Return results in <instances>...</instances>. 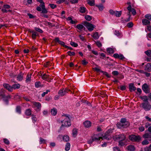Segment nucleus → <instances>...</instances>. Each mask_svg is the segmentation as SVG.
Here are the masks:
<instances>
[{"label":"nucleus","instance_id":"9","mask_svg":"<svg viewBox=\"0 0 151 151\" xmlns=\"http://www.w3.org/2000/svg\"><path fill=\"white\" fill-rule=\"evenodd\" d=\"M69 91H70V90L67 88L65 89H61L58 91V94L59 96H63L65 95Z\"/></svg>","mask_w":151,"mask_h":151},{"label":"nucleus","instance_id":"44","mask_svg":"<svg viewBox=\"0 0 151 151\" xmlns=\"http://www.w3.org/2000/svg\"><path fill=\"white\" fill-rule=\"evenodd\" d=\"M145 17L150 21H151V14H147L145 15Z\"/></svg>","mask_w":151,"mask_h":151},{"label":"nucleus","instance_id":"37","mask_svg":"<svg viewBox=\"0 0 151 151\" xmlns=\"http://www.w3.org/2000/svg\"><path fill=\"white\" fill-rule=\"evenodd\" d=\"M31 74H30V75L29 74L27 75L26 78V82H28L31 81Z\"/></svg>","mask_w":151,"mask_h":151},{"label":"nucleus","instance_id":"18","mask_svg":"<svg viewBox=\"0 0 151 151\" xmlns=\"http://www.w3.org/2000/svg\"><path fill=\"white\" fill-rule=\"evenodd\" d=\"M127 141L125 140H120L118 142V145L122 147L126 145Z\"/></svg>","mask_w":151,"mask_h":151},{"label":"nucleus","instance_id":"61","mask_svg":"<svg viewBox=\"0 0 151 151\" xmlns=\"http://www.w3.org/2000/svg\"><path fill=\"white\" fill-rule=\"evenodd\" d=\"M131 12L133 15H135L136 14V10L134 8H132V9L131 11Z\"/></svg>","mask_w":151,"mask_h":151},{"label":"nucleus","instance_id":"19","mask_svg":"<svg viewBox=\"0 0 151 151\" xmlns=\"http://www.w3.org/2000/svg\"><path fill=\"white\" fill-rule=\"evenodd\" d=\"M145 70L148 72L151 71V63H147L145 66Z\"/></svg>","mask_w":151,"mask_h":151},{"label":"nucleus","instance_id":"15","mask_svg":"<svg viewBox=\"0 0 151 151\" xmlns=\"http://www.w3.org/2000/svg\"><path fill=\"white\" fill-rule=\"evenodd\" d=\"M83 124L84 127L86 128H88L90 127L91 125V122L88 120L86 121Z\"/></svg>","mask_w":151,"mask_h":151},{"label":"nucleus","instance_id":"25","mask_svg":"<svg viewBox=\"0 0 151 151\" xmlns=\"http://www.w3.org/2000/svg\"><path fill=\"white\" fill-rule=\"evenodd\" d=\"M51 114L53 116H55L57 113V110L56 109L53 108L50 111Z\"/></svg>","mask_w":151,"mask_h":151},{"label":"nucleus","instance_id":"32","mask_svg":"<svg viewBox=\"0 0 151 151\" xmlns=\"http://www.w3.org/2000/svg\"><path fill=\"white\" fill-rule=\"evenodd\" d=\"M35 87L37 88L43 86V85H41V83L39 81L36 82L35 83Z\"/></svg>","mask_w":151,"mask_h":151},{"label":"nucleus","instance_id":"14","mask_svg":"<svg viewBox=\"0 0 151 151\" xmlns=\"http://www.w3.org/2000/svg\"><path fill=\"white\" fill-rule=\"evenodd\" d=\"M23 75L24 73L22 72H20L18 74L17 77V80L18 81H22L23 79Z\"/></svg>","mask_w":151,"mask_h":151},{"label":"nucleus","instance_id":"20","mask_svg":"<svg viewBox=\"0 0 151 151\" xmlns=\"http://www.w3.org/2000/svg\"><path fill=\"white\" fill-rule=\"evenodd\" d=\"M143 137L144 138L148 139L149 141H151V133L145 134Z\"/></svg>","mask_w":151,"mask_h":151},{"label":"nucleus","instance_id":"55","mask_svg":"<svg viewBox=\"0 0 151 151\" xmlns=\"http://www.w3.org/2000/svg\"><path fill=\"white\" fill-rule=\"evenodd\" d=\"M112 74L114 76H117L119 74V72L117 71H114L112 72Z\"/></svg>","mask_w":151,"mask_h":151},{"label":"nucleus","instance_id":"56","mask_svg":"<svg viewBox=\"0 0 151 151\" xmlns=\"http://www.w3.org/2000/svg\"><path fill=\"white\" fill-rule=\"evenodd\" d=\"M67 53L69 56L74 55H75V53L74 52H71L70 51H68Z\"/></svg>","mask_w":151,"mask_h":151},{"label":"nucleus","instance_id":"6","mask_svg":"<svg viewBox=\"0 0 151 151\" xmlns=\"http://www.w3.org/2000/svg\"><path fill=\"white\" fill-rule=\"evenodd\" d=\"M82 23L89 31L93 30L94 28L95 27L94 25L87 21H84Z\"/></svg>","mask_w":151,"mask_h":151},{"label":"nucleus","instance_id":"31","mask_svg":"<svg viewBox=\"0 0 151 151\" xmlns=\"http://www.w3.org/2000/svg\"><path fill=\"white\" fill-rule=\"evenodd\" d=\"M87 2L88 4L91 6H93L95 5L94 0H88Z\"/></svg>","mask_w":151,"mask_h":151},{"label":"nucleus","instance_id":"49","mask_svg":"<svg viewBox=\"0 0 151 151\" xmlns=\"http://www.w3.org/2000/svg\"><path fill=\"white\" fill-rule=\"evenodd\" d=\"M96 6L98 8L99 10L100 11H102L103 10L104 7L103 6L102 4H100V5H96Z\"/></svg>","mask_w":151,"mask_h":151},{"label":"nucleus","instance_id":"7","mask_svg":"<svg viewBox=\"0 0 151 151\" xmlns=\"http://www.w3.org/2000/svg\"><path fill=\"white\" fill-rule=\"evenodd\" d=\"M112 132V129H109L105 133L104 135L102 137V139H106L107 140H109L111 139V137H109L111 134Z\"/></svg>","mask_w":151,"mask_h":151},{"label":"nucleus","instance_id":"39","mask_svg":"<svg viewBox=\"0 0 151 151\" xmlns=\"http://www.w3.org/2000/svg\"><path fill=\"white\" fill-rule=\"evenodd\" d=\"M77 129L75 128L73 130L72 134L74 137L76 136L77 134Z\"/></svg>","mask_w":151,"mask_h":151},{"label":"nucleus","instance_id":"52","mask_svg":"<svg viewBox=\"0 0 151 151\" xmlns=\"http://www.w3.org/2000/svg\"><path fill=\"white\" fill-rule=\"evenodd\" d=\"M96 43L99 47H100L102 46V44L99 41H97L96 42Z\"/></svg>","mask_w":151,"mask_h":151},{"label":"nucleus","instance_id":"41","mask_svg":"<svg viewBox=\"0 0 151 151\" xmlns=\"http://www.w3.org/2000/svg\"><path fill=\"white\" fill-rule=\"evenodd\" d=\"M85 19L88 21H90L92 19V17L89 15H86L85 16Z\"/></svg>","mask_w":151,"mask_h":151},{"label":"nucleus","instance_id":"1","mask_svg":"<svg viewBox=\"0 0 151 151\" xmlns=\"http://www.w3.org/2000/svg\"><path fill=\"white\" fill-rule=\"evenodd\" d=\"M37 1L40 2L41 4L39 6L37 7V10L39 12L42 11V13H47L48 12L45 5V3L42 0H37Z\"/></svg>","mask_w":151,"mask_h":151},{"label":"nucleus","instance_id":"36","mask_svg":"<svg viewBox=\"0 0 151 151\" xmlns=\"http://www.w3.org/2000/svg\"><path fill=\"white\" fill-rule=\"evenodd\" d=\"M106 51L107 52L110 54H113L114 52V50L111 48H107Z\"/></svg>","mask_w":151,"mask_h":151},{"label":"nucleus","instance_id":"46","mask_svg":"<svg viewBox=\"0 0 151 151\" xmlns=\"http://www.w3.org/2000/svg\"><path fill=\"white\" fill-rule=\"evenodd\" d=\"M101 72L103 73L104 75H105L108 78H109L111 77V76H110L108 74V73L102 70H101Z\"/></svg>","mask_w":151,"mask_h":151},{"label":"nucleus","instance_id":"50","mask_svg":"<svg viewBox=\"0 0 151 151\" xmlns=\"http://www.w3.org/2000/svg\"><path fill=\"white\" fill-rule=\"evenodd\" d=\"M149 144V142L147 140L143 141L142 142V144L143 145H147Z\"/></svg>","mask_w":151,"mask_h":151},{"label":"nucleus","instance_id":"42","mask_svg":"<svg viewBox=\"0 0 151 151\" xmlns=\"http://www.w3.org/2000/svg\"><path fill=\"white\" fill-rule=\"evenodd\" d=\"M114 34L119 37H121V36L120 32L118 30H115L114 32Z\"/></svg>","mask_w":151,"mask_h":151},{"label":"nucleus","instance_id":"4","mask_svg":"<svg viewBox=\"0 0 151 151\" xmlns=\"http://www.w3.org/2000/svg\"><path fill=\"white\" fill-rule=\"evenodd\" d=\"M129 138L131 141L134 142H139L141 140V137L138 135H130Z\"/></svg>","mask_w":151,"mask_h":151},{"label":"nucleus","instance_id":"17","mask_svg":"<svg viewBox=\"0 0 151 151\" xmlns=\"http://www.w3.org/2000/svg\"><path fill=\"white\" fill-rule=\"evenodd\" d=\"M92 137L94 141H97L100 140L101 139H102V137H100L98 135L96 134H94Z\"/></svg>","mask_w":151,"mask_h":151},{"label":"nucleus","instance_id":"16","mask_svg":"<svg viewBox=\"0 0 151 151\" xmlns=\"http://www.w3.org/2000/svg\"><path fill=\"white\" fill-rule=\"evenodd\" d=\"M42 79L44 80L45 81H50V78L49 76L48 75H47L46 74H44L43 75L41 76Z\"/></svg>","mask_w":151,"mask_h":151},{"label":"nucleus","instance_id":"60","mask_svg":"<svg viewBox=\"0 0 151 151\" xmlns=\"http://www.w3.org/2000/svg\"><path fill=\"white\" fill-rule=\"evenodd\" d=\"M133 23L132 22L128 23L127 25V26L129 28H131L133 26Z\"/></svg>","mask_w":151,"mask_h":151},{"label":"nucleus","instance_id":"8","mask_svg":"<svg viewBox=\"0 0 151 151\" xmlns=\"http://www.w3.org/2000/svg\"><path fill=\"white\" fill-rule=\"evenodd\" d=\"M142 104V108L146 111H148L151 109V105L149 102H143Z\"/></svg>","mask_w":151,"mask_h":151},{"label":"nucleus","instance_id":"38","mask_svg":"<svg viewBox=\"0 0 151 151\" xmlns=\"http://www.w3.org/2000/svg\"><path fill=\"white\" fill-rule=\"evenodd\" d=\"M63 139L65 142H67L69 140V137L67 135H65L63 137Z\"/></svg>","mask_w":151,"mask_h":151},{"label":"nucleus","instance_id":"10","mask_svg":"<svg viewBox=\"0 0 151 151\" xmlns=\"http://www.w3.org/2000/svg\"><path fill=\"white\" fill-rule=\"evenodd\" d=\"M142 89L146 93H150V88L149 86L146 83H145L142 86Z\"/></svg>","mask_w":151,"mask_h":151},{"label":"nucleus","instance_id":"45","mask_svg":"<svg viewBox=\"0 0 151 151\" xmlns=\"http://www.w3.org/2000/svg\"><path fill=\"white\" fill-rule=\"evenodd\" d=\"M34 28L35 30L38 32L40 33H42L43 32V31L40 28H37V27H35Z\"/></svg>","mask_w":151,"mask_h":151},{"label":"nucleus","instance_id":"22","mask_svg":"<svg viewBox=\"0 0 151 151\" xmlns=\"http://www.w3.org/2000/svg\"><path fill=\"white\" fill-rule=\"evenodd\" d=\"M127 148L128 151H134L135 150V147L134 146L131 145L127 146Z\"/></svg>","mask_w":151,"mask_h":151},{"label":"nucleus","instance_id":"27","mask_svg":"<svg viewBox=\"0 0 151 151\" xmlns=\"http://www.w3.org/2000/svg\"><path fill=\"white\" fill-rule=\"evenodd\" d=\"M25 114L27 116H30L32 114V111L30 109H28L26 110Z\"/></svg>","mask_w":151,"mask_h":151},{"label":"nucleus","instance_id":"5","mask_svg":"<svg viewBox=\"0 0 151 151\" xmlns=\"http://www.w3.org/2000/svg\"><path fill=\"white\" fill-rule=\"evenodd\" d=\"M126 136L124 134H120L114 136L113 138L115 141L117 140H125L126 139Z\"/></svg>","mask_w":151,"mask_h":151},{"label":"nucleus","instance_id":"26","mask_svg":"<svg viewBox=\"0 0 151 151\" xmlns=\"http://www.w3.org/2000/svg\"><path fill=\"white\" fill-rule=\"evenodd\" d=\"M20 85L19 84H15L12 86V91L13 89H16L19 88H20Z\"/></svg>","mask_w":151,"mask_h":151},{"label":"nucleus","instance_id":"21","mask_svg":"<svg viewBox=\"0 0 151 151\" xmlns=\"http://www.w3.org/2000/svg\"><path fill=\"white\" fill-rule=\"evenodd\" d=\"M142 22L143 25H147L149 24L150 23V21L146 19H143Z\"/></svg>","mask_w":151,"mask_h":151},{"label":"nucleus","instance_id":"40","mask_svg":"<svg viewBox=\"0 0 151 151\" xmlns=\"http://www.w3.org/2000/svg\"><path fill=\"white\" fill-rule=\"evenodd\" d=\"M46 140L43 138L40 137V138L39 143L40 144H45V143Z\"/></svg>","mask_w":151,"mask_h":151},{"label":"nucleus","instance_id":"58","mask_svg":"<svg viewBox=\"0 0 151 151\" xmlns=\"http://www.w3.org/2000/svg\"><path fill=\"white\" fill-rule=\"evenodd\" d=\"M113 148L114 151H121L119 148L117 147H114Z\"/></svg>","mask_w":151,"mask_h":151},{"label":"nucleus","instance_id":"57","mask_svg":"<svg viewBox=\"0 0 151 151\" xmlns=\"http://www.w3.org/2000/svg\"><path fill=\"white\" fill-rule=\"evenodd\" d=\"M27 15L29 16V17L30 19H32L34 18H35L36 16H33L32 14L28 13Z\"/></svg>","mask_w":151,"mask_h":151},{"label":"nucleus","instance_id":"43","mask_svg":"<svg viewBox=\"0 0 151 151\" xmlns=\"http://www.w3.org/2000/svg\"><path fill=\"white\" fill-rule=\"evenodd\" d=\"M115 16L116 17H119L121 16V15L122 11H120L118 12L117 11H116L115 12Z\"/></svg>","mask_w":151,"mask_h":151},{"label":"nucleus","instance_id":"62","mask_svg":"<svg viewBox=\"0 0 151 151\" xmlns=\"http://www.w3.org/2000/svg\"><path fill=\"white\" fill-rule=\"evenodd\" d=\"M79 37L80 38V39L83 41V42H85L86 41V40L85 39L84 37L83 36L81 35H80L79 36Z\"/></svg>","mask_w":151,"mask_h":151},{"label":"nucleus","instance_id":"51","mask_svg":"<svg viewBox=\"0 0 151 151\" xmlns=\"http://www.w3.org/2000/svg\"><path fill=\"white\" fill-rule=\"evenodd\" d=\"M145 53L148 56L150 57L151 56V52L150 50H148L145 52Z\"/></svg>","mask_w":151,"mask_h":151},{"label":"nucleus","instance_id":"24","mask_svg":"<svg viewBox=\"0 0 151 151\" xmlns=\"http://www.w3.org/2000/svg\"><path fill=\"white\" fill-rule=\"evenodd\" d=\"M76 28L79 30H81L83 29L85 30L86 28L84 27V26L81 24H78L77 25Z\"/></svg>","mask_w":151,"mask_h":151},{"label":"nucleus","instance_id":"59","mask_svg":"<svg viewBox=\"0 0 151 151\" xmlns=\"http://www.w3.org/2000/svg\"><path fill=\"white\" fill-rule=\"evenodd\" d=\"M50 92V90H46V92H43L42 94V97H44L46 94H47L48 92Z\"/></svg>","mask_w":151,"mask_h":151},{"label":"nucleus","instance_id":"28","mask_svg":"<svg viewBox=\"0 0 151 151\" xmlns=\"http://www.w3.org/2000/svg\"><path fill=\"white\" fill-rule=\"evenodd\" d=\"M32 39L35 40L37 36H38V34L37 32L35 31H32Z\"/></svg>","mask_w":151,"mask_h":151},{"label":"nucleus","instance_id":"29","mask_svg":"<svg viewBox=\"0 0 151 151\" xmlns=\"http://www.w3.org/2000/svg\"><path fill=\"white\" fill-rule=\"evenodd\" d=\"M86 11V8L85 7L81 6L80 7L79 12L81 13H85Z\"/></svg>","mask_w":151,"mask_h":151},{"label":"nucleus","instance_id":"53","mask_svg":"<svg viewBox=\"0 0 151 151\" xmlns=\"http://www.w3.org/2000/svg\"><path fill=\"white\" fill-rule=\"evenodd\" d=\"M4 142L7 145H9V140L6 138H4L3 139Z\"/></svg>","mask_w":151,"mask_h":151},{"label":"nucleus","instance_id":"48","mask_svg":"<svg viewBox=\"0 0 151 151\" xmlns=\"http://www.w3.org/2000/svg\"><path fill=\"white\" fill-rule=\"evenodd\" d=\"M70 44L72 46L74 47H76L78 45L77 43L72 41L70 42Z\"/></svg>","mask_w":151,"mask_h":151},{"label":"nucleus","instance_id":"63","mask_svg":"<svg viewBox=\"0 0 151 151\" xmlns=\"http://www.w3.org/2000/svg\"><path fill=\"white\" fill-rule=\"evenodd\" d=\"M118 58L122 60H123L125 58L123 55L121 54L119 55V57H118Z\"/></svg>","mask_w":151,"mask_h":151},{"label":"nucleus","instance_id":"64","mask_svg":"<svg viewBox=\"0 0 151 151\" xmlns=\"http://www.w3.org/2000/svg\"><path fill=\"white\" fill-rule=\"evenodd\" d=\"M139 129L140 131L142 132L144 131L145 128L144 127L142 126L139 127Z\"/></svg>","mask_w":151,"mask_h":151},{"label":"nucleus","instance_id":"3","mask_svg":"<svg viewBox=\"0 0 151 151\" xmlns=\"http://www.w3.org/2000/svg\"><path fill=\"white\" fill-rule=\"evenodd\" d=\"M130 125V123L127 121L125 118H122L121 119L120 122L117 124L118 127L119 128H126Z\"/></svg>","mask_w":151,"mask_h":151},{"label":"nucleus","instance_id":"47","mask_svg":"<svg viewBox=\"0 0 151 151\" xmlns=\"http://www.w3.org/2000/svg\"><path fill=\"white\" fill-rule=\"evenodd\" d=\"M32 119L33 123L36 122L37 121V118L34 115H32Z\"/></svg>","mask_w":151,"mask_h":151},{"label":"nucleus","instance_id":"2","mask_svg":"<svg viewBox=\"0 0 151 151\" xmlns=\"http://www.w3.org/2000/svg\"><path fill=\"white\" fill-rule=\"evenodd\" d=\"M69 115L67 114H64L63 115V116H64L65 117L63 121H61L62 124L60 127V128L63 126L68 127L71 125L70 119L69 117Z\"/></svg>","mask_w":151,"mask_h":151},{"label":"nucleus","instance_id":"11","mask_svg":"<svg viewBox=\"0 0 151 151\" xmlns=\"http://www.w3.org/2000/svg\"><path fill=\"white\" fill-rule=\"evenodd\" d=\"M33 105L36 106L37 108L36 110L37 111H40L41 109V104L38 102H33Z\"/></svg>","mask_w":151,"mask_h":151},{"label":"nucleus","instance_id":"30","mask_svg":"<svg viewBox=\"0 0 151 151\" xmlns=\"http://www.w3.org/2000/svg\"><path fill=\"white\" fill-rule=\"evenodd\" d=\"M140 99L143 100L144 102H148V97L147 96H140Z\"/></svg>","mask_w":151,"mask_h":151},{"label":"nucleus","instance_id":"34","mask_svg":"<svg viewBox=\"0 0 151 151\" xmlns=\"http://www.w3.org/2000/svg\"><path fill=\"white\" fill-rule=\"evenodd\" d=\"M70 144L69 143H67L65 146V150L68 151L70 150Z\"/></svg>","mask_w":151,"mask_h":151},{"label":"nucleus","instance_id":"23","mask_svg":"<svg viewBox=\"0 0 151 151\" xmlns=\"http://www.w3.org/2000/svg\"><path fill=\"white\" fill-rule=\"evenodd\" d=\"M6 91L2 89L0 90V97H1L2 98H4L5 97Z\"/></svg>","mask_w":151,"mask_h":151},{"label":"nucleus","instance_id":"54","mask_svg":"<svg viewBox=\"0 0 151 151\" xmlns=\"http://www.w3.org/2000/svg\"><path fill=\"white\" fill-rule=\"evenodd\" d=\"M49 6H50V7L52 9H54L55 8H56L57 7L56 5H55L53 4H49Z\"/></svg>","mask_w":151,"mask_h":151},{"label":"nucleus","instance_id":"33","mask_svg":"<svg viewBox=\"0 0 151 151\" xmlns=\"http://www.w3.org/2000/svg\"><path fill=\"white\" fill-rule=\"evenodd\" d=\"M16 111L17 112L20 114L21 113V107L20 106H17L16 109Z\"/></svg>","mask_w":151,"mask_h":151},{"label":"nucleus","instance_id":"35","mask_svg":"<svg viewBox=\"0 0 151 151\" xmlns=\"http://www.w3.org/2000/svg\"><path fill=\"white\" fill-rule=\"evenodd\" d=\"M92 36L95 40L98 39L99 37V34L98 32H95Z\"/></svg>","mask_w":151,"mask_h":151},{"label":"nucleus","instance_id":"12","mask_svg":"<svg viewBox=\"0 0 151 151\" xmlns=\"http://www.w3.org/2000/svg\"><path fill=\"white\" fill-rule=\"evenodd\" d=\"M129 89L130 92L135 91L136 89V88L134 86L133 83H131L129 84Z\"/></svg>","mask_w":151,"mask_h":151},{"label":"nucleus","instance_id":"13","mask_svg":"<svg viewBox=\"0 0 151 151\" xmlns=\"http://www.w3.org/2000/svg\"><path fill=\"white\" fill-rule=\"evenodd\" d=\"M3 86L10 92H12V86L7 83H4L3 84Z\"/></svg>","mask_w":151,"mask_h":151}]
</instances>
